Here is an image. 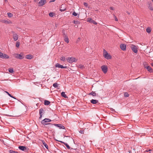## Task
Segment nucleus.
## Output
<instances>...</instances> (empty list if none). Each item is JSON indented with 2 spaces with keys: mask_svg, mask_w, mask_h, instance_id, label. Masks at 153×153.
<instances>
[{
  "mask_svg": "<svg viewBox=\"0 0 153 153\" xmlns=\"http://www.w3.org/2000/svg\"><path fill=\"white\" fill-rule=\"evenodd\" d=\"M53 15H54V13L53 12H51V13H49V16L51 17H53Z\"/></svg>",
  "mask_w": 153,
  "mask_h": 153,
  "instance_id": "nucleus-37",
  "label": "nucleus"
},
{
  "mask_svg": "<svg viewBox=\"0 0 153 153\" xmlns=\"http://www.w3.org/2000/svg\"><path fill=\"white\" fill-rule=\"evenodd\" d=\"M53 86L55 88H57L58 85L57 83H55L53 84Z\"/></svg>",
  "mask_w": 153,
  "mask_h": 153,
  "instance_id": "nucleus-31",
  "label": "nucleus"
},
{
  "mask_svg": "<svg viewBox=\"0 0 153 153\" xmlns=\"http://www.w3.org/2000/svg\"><path fill=\"white\" fill-rule=\"evenodd\" d=\"M87 21L90 23H93L94 25H97V23L95 21L91 18H88Z\"/></svg>",
  "mask_w": 153,
  "mask_h": 153,
  "instance_id": "nucleus-10",
  "label": "nucleus"
},
{
  "mask_svg": "<svg viewBox=\"0 0 153 153\" xmlns=\"http://www.w3.org/2000/svg\"><path fill=\"white\" fill-rule=\"evenodd\" d=\"M108 54V52L105 49H103V56H106Z\"/></svg>",
  "mask_w": 153,
  "mask_h": 153,
  "instance_id": "nucleus-24",
  "label": "nucleus"
},
{
  "mask_svg": "<svg viewBox=\"0 0 153 153\" xmlns=\"http://www.w3.org/2000/svg\"><path fill=\"white\" fill-rule=\"evenodd\" d=\"M102 71L105 74H106L108 71V67L106 66L103 65L101 67Z\"/></svg>",
  "mask_w": 153,
  "mask_h": 153,
  "instance_id": "nucleus-8",
  "label": "nucleus"
},
{
  "mask_svg": "<svg viewBox=\"0 0 153 153\" xmlns=\"http://www.w3.org/2000/svg\"><path fill=\"white\" fill-rule=\"evenodd\" d=\"M129 94L127 92H126L124 93V96L125 97H128L129 96Z\"/></svg>",
  "mask_w": 153,
  "mask_h": 153,
  "instance_id": "nucleus-34",
  "label": "nucleus"
},
{
  "mask_svg": "<svg viewBox=\"0 0 153 153\" xmlns=\"http://www.w3.org/2000/svg\"><path fill=\"white\" fill-rule=\"evenodd\" d=\"M79 131V132L82 134H84V131L83 130H80Z\"/></svg>",
  "mask_w": 153,
  "mask_h": 153,
  "instance_id": "nucleus-41",
  "label": "nucleus"
},
{
  "mask_svg": "<svg viewBox=\"0 0 153 153\" xmlns=\"http://www.w3.org/2000/svg\"><path fill=\"white\" fill-rule=\"evenodd\" d=\"M53 125L55 126H56L59 128L60 129H65V127L63 126L62 125V124H54Z\"/></svg>",
  "mask_w": 153,
  "mask_h": 153,
  "instance_id": "nucleus-11",
  "label": "nucleus"
},
{
  "mask_svg": "<svg viewBox=\"0 0 153 153\" xmlns=\"http://www.w3.org/2000/svg\"><path fill=\"white\" fill-rule=\"evenodd\" d=\"M65 9H60V10L61 11V12L62 11H65Z\"/></svg>",
  "mask_w": 153,
  "mask_h": 153,
  "instance_id": "nucleus-49",
  "label": "nucleus"
},
{
  "mask_svg": "<svg viewBox=\"0 0 153 153\" xmlns=\"http://www.w3.org/2000/svg\"><path fill=\"white\" fill-rule=\"evenodd\" d=\"M110 110L112 111H115L112 108H111Z\"/></svg>",
  "mask_w": 153,
  "mask_h": 153,
  "instance_id": "nucleus-46",
  "label": "nucleus"
},
{
  "mask_svg": "<svg viewBox=\"0 0 153 153\" xmlns=\"http://www.w3.org/2000/svg\"><path fill=\"white\" fill-rule=\"evenodd\" d=\"M65 41L67 43H68L69 42V39H64Z\"/></svg>",
  "mask_w": 153,
  "mask_h": 153,
  "instance_id": "nucleus-43",
  "label": "nucleus"
},
{
  "mask_svg": "<svg viewBox=\"0 0 153 153\" xmlns=\"http://www.w3.org/2000/svg\"><path fill=\"white\" fill-rule=\"evenodd\" d=\"M55 140H56V141H57L58 142H60V141H59V140H58L56 139H55Z\"/></svg>",
  "mask_w": 153,
  "mask_h": 153,
  "instance_id": "nucleus-50",
  "label": "nucleus"
},
{
  "mask_svg": "<svg viewBox=\"0 0 153 153\" xmlns=\"http://www.w3.org/2000/svg\"><path fill=\"white\" fill-rule=\"evenodd\" d=\"M9 152V153H19L17 152L14 151L12 150H10Z\"/></svg>",
  "mask_w": 153,
  "mask_h": 153,
  "instance_id": "nucleus-29",
  "label": "nucleus"
},
{
  "mask_svg": "<svg viewBox=\"0 0 153 153\" xmlns=\"http://www.w3.org/2000/svg\"><path fill=\"white\" fill-rule=\"evenodd\" d=\"M131 48L134 53H137V48L136 46L132 45H131Z\"/></svg>",
  "mask_w": 153,
  "mask_h": 153,
  "instance_id": "nucleus-9",
  "label": "nucleus"
},
{
  "mask_svg": "<svg viewBox=\"0 0 153 153\" xmlns=\"http://www.w3.org/2000/svg\"><path fill=\"white\" fill-rule=\"evenodd\" d=\"M51 125H52V126L50 125H48V126H46V127L48 128V129L50 130L51 129H52L51 127H53V125H53V124H51Z\"/></svg>",
  "mask_w": 153,
  "mask_h": 153,
  "instance_id": "nucleus-23",
  "label": "nucleus"
},
{
  "mask_svg": "<svg viewBox=\"0 0 153 153\" xmlns=\"http://www.w3.org/2000/svg\"><path fill=\"white\" fill-rule=\"evenodd\" d=\"M18 148L20 150L26 152H28L29 150V149L27 147L24 146H19L18 147Z\"/></svg>",
  "mask_w": 153,
  "mask_h": 153,
  "instance_id": "nucleus-2",
  "label": "nucleus"
},
{
  "mask_svg": "<svg viewBox=\"0 0 153 153\" xmlns=\"http://www.w3.org/2000/svg\"><path fill=\"white\" fill-rule=\"evenodd\" d=\"M147 69V70L150 73H152L153 72V70L152 68L149 66H147L145 67Z\"/></svg>",
  "mask_w": 153,
  "mask_h": 153,
  "instance_id": "nucleus-16",
  "label": "nucleus"
},
{
  "mask_svg": "<svg viewBox=\"0 0 153 153\" xmlns=\"http://www.w3.org/2000/svg\"><path fill=\"white\" fill-rule=\"evenodd\" d=\"M78 67L79 68L82 69L84 68V66L81 64L79 65Z\"/></svg>",
  "mask_w": 153,
  "mask_h": 153,
  "instance_id": "nucleus-36",
  "label": "nucleus"
},
{
  "mask_svg": "<svg viewBox=\"0 0 153 153\" xmlns=\"http://www.w3.org/2000/svg\"><path fill=\"white\" fill-rule=\"evenodd\" d=\"M61 95L62 97L65 98H68V97L65 94V93L64 92H62L61 93Z\"/></svg>",
  "mask_w": 153,
  "mask_h": 153,
  "instance_id": "nucleus-21",
  "label": "nucleus"
},
{
  "mask_svg": "<svg viewBox=\"0 0 153 153\" xmlns=\"http://www.w3.org/2000/svg\"><path fill=\"white\" fill-rule=\"evenodd\" d=\"M20 45V42L19 41H16V47L17 48L19 47Z\"/></svg>",
  "mask_w": 153,
  "mask_h": 153,
  "instance_id": "nucleus-26",
  "label": "nucleus"
},
{
  "mask_svg": "<svg viewBox=\"0 0 153 153\" xmlns=\"http://www.w3.org/2000/svg\"><path fill=\"white\" fill-rule=\"evenodd\" d=\"M57 25H56V24H55V27H57Z\"/></svg>",
  "mask_w": 153,
  "mask_h": 153,
  "instance_id": "nucleus-54",
  "label": "nucleus"
},
{
  "mask_svg": "<svg viewBox=\"0 0 153 153\" xmlns=\"http://www.w3.org/2000/svg\"><path fill=\"white\" fill-rule=\"evenodd\" d=\"M0 58L2 59H8L9 56L4 53H3L0 52Z\"/></svg>",
  "mask_w": 153,
  "mask_h": 153,
  "instance_id": "nucleus-5",
  "label": "nucleus"
},
{
  "mask_svg": "<svg viewBox=\"0 0 153 153\" xmlns=\"http://www.w3.org/2000/svg\"><path fill=\"white\" fill-rule=\"evenodd\" d=\"M43 145L47 149H48V147L47 144L45 143Z\"/></svg>",
  "mask_w": 153,
  "mask_h": 153,
  "instance_id": "nucleus-38",
  "label": "nucleus"
},
{
  "mask_svg": "<svg viewBox=\"0 0 153 153\" xmlns=\"http://www.w3.org/2000/svg\"><path fill=\"white\" fill-rule=\"evenodd\" d=\"M3 22L5 23H8V21L6 20H4L3 21Z\"/></svg>",
  "mask_w": 153,
  "mask_h": 153,
  "instance_id": "nucleus-45",
  "label": "nucleus"
},
{
  "mask_svg": "<svg viewBox=\"0 0 153 153\" xmlns=\"http://www.w3.org/2000/svg\"><path fill=\"white\" fill-rule=\"evenodd\" d=\"M120 46L122 50L123 51L126 50V45L125 44H122L120 45Z\"/></svg>",
  "mask_w": 153,
  "mask_h": 153,
  "instance_id": "nucleus-13",
  "label": "nucleus"
},
{
  "mask_svg": "<svg viewBox=\"0 0 153 153\" xmlns=\"http://www.w3.org/2000/svg\"><path fill=\"white\" fill-rule=\"evenodd\" d=\"M55 67H58L61 68H67L66 66H63L62 65H61L58 63H57L55 65Z\"/></svg>",
  "mask_w": 153,
  "mask_h": 153,
  "instance_id": "nucleus-12",
  "label": "nucleus"
},
{
  "mask_svg": "<svg viewBox=\"0 0 153 153\" xmlns=\"http://www.w3.org/2000/svg\"><path fill=\"white\" fill-rule=\"evenodd\" d=\"M91 102L93 104H96L99 102L98 100H96L92 99L90 100Z\"/></svg>",
  "mask_w": 153,
  "mask_h": 153,
  "instance_id": "nucleus-15",
  "label": "nucleus"
},
{
  "mask_svg": "<svg viewBox=\"0 0 153 153\" xmlns=\"http://www.w3.org/2000/svg\"><path fill=\"white\" fill-rule=\"evenodd\" d=\"M88 95H91L93 97H95L98 95L97 94V95L95 91H92L91 93H89Z\"/></svg>",
  "mask_w": 153,
  "mask_h": 153,
  "instance_id": "nucleus-19",
  "label": "nucleus"
},
{
  "mask_svg": "<svg viewBox=\"0 0 153 153\" xmlns=\"http://www.w3.org/2000/svg\"><path fill=\"white\" fill-rule=\"evenodd\" d=\"M104 57L107 59H111V58H112V57L111 56V55L108 53L107 54V55H106V56H105Z\"/></svg>",
  "mask_w": 153,
  "mask_h": 153,
  "instance_id": "nucleus-20",
  "label": "nucleus"
},
{
  "mask_svg": "<svg viewBox=\"0 0 153 153\" xmlns=\"http://www.w3.org/2000/svg\"><path fill=\"white\" fill-rule=\"evenodd\" d=\"M148 4L149 5L148 7L149 9L153 11V7L152 5V4L150 2H148Z\"/></svg>",
  "mask_w": 153,
  "mask_h": 153,
  "instance_id": "nucleus-17",
  "label": "nucleus"
},
{
  "mask_svg": "<svg viewBox=\"0 0 153 153\" xmlns=\"http://www.w3.org/2000/svg\"><path fill=\"white\" fill-rule=\"evenodd\" d=\"M67 61L70 63H72L74 62H76L77 60L76 58L74 57H68L67 59Z\"/></svg>",
  "mask_w": 153,
  "mask_h": 153,
  "instance_id": "nucleus-3",
  "label": "nucleus"
},
{
  "mask_svg": "<svg viewBox=\"0 0 153 153\" xmlns=\"http://www.w3.org/2000/svg\"><path fill=\"white\" fill-rule=\"evenodd\" d=\"M5 93H6L10 97H12V98H13L14 99H16V98L14 97H13V96H12V95H11L10 94H9L7 91H5Z\"/></svg>",
  "mask_w": 153,
  "mask_h": 153,
  "instance_id": "nucleus-27",
  "label": "nucleus"
},
{
  "mask_svg": "<svg viewBox=\"0 0 153 153\" xmlns=\"http://www.w3.org/2000/svg\"><path fill=\"white\" fill-rule=\"evenodd\" d=\"M109 9L110 10H114V8L113 7H110Z\"/></svg>",
  "mask_w": 153,
  "mask_h": 153,
  "instance_id": "nucleus-44",
  "label": "nucleus"
},
{
  "mask_svg": "<svg viewBox=\"0 0 153 153\" xmlns=\"http://www.w3.org/2000/svg\"><path fill=\"white\" fill-rule=\"evenodd\" d=\"M60 59L62 61H64L65 60V57H64L63 56H61L60 58Z\"/></svg>",
  "mask_w": 153,
  "mask_h": 153,
  "instance_id": "nucleus-28",
  "label": "nucleus"
},
{
  "mask_svg": "<svg viewBox=\"0 0 153 153\" xmlns=\"http://www.w3.org/2000/svg\"><path fill=\"white\" fill-rule=\"evenodd\" d=\"M18 36L16 34H14L13 36V38H18Z\"/></svg>",
  "mask_w": 153,
  "mask_h": 153,
  "instance_id": "nucleus-33",
  "label": "nucleus"
},
{
  "mask_svg": "<svg viewBox=\"0 0 153 153\" xmlns=\"http://www.w3.org/2000/svg\"><path fill=\"white\" fill-rule=\"evenodd\" d=\"M151 31V28L150 27H148L146 29V31L148 33H149Z\"/></svg>",
  "mask_w": 153,
  "mask_h": 153,
  "instance_id": "nucleus-25",
  "label": "nucleus"
},
{
  "mask_svg": "<svg viewBox=\"0 0 153 153\" xmlns=\"http://www.w3.org/2000/svg\"><path fill=\"white\" fill-rule=\"evenodd\" d=\"M83 5L86 7H87L88 6V4L86 2H84L83 3Z\"/></svg>",
  "mask_w": 153,
  "mask_h": 153,
  "instance_id": "nucleus-42",
  "label": "nucleus"
},
{
  "mask_svg": "<svg viewBox=\"0 0 153 153\" xmlns=\"http://www.w3.org/2000/svg\"><path fill=\"white\" fill-rule=\"evenodd\" d=\"M15 56L16 58L20 59H22L24 58V56L23 54H22L21 53L20 54L16 53L15 54Z\"/></svg>",
  "mask_w": 153,
  "mask_h": 153,
  "instance_id": "nucleus-4",
  "label": "nucleus"
},
{
  "mask_svg": "<svg viewBox=\"0 0 153 153\" xmlns=\"http://www.w3.org/2000/svg\"><path fill=\"white\" fill-rule=\"evenodd\" d=\"M152 1L153 2V0H152Z\"/></svg>",
  "mask_w": 153,
  "mask_h": 153,
  "instance_id": "nucleus-55",
  "label": "nucleus"
},
{
  "mask_svg": "<svg viewBox=\"0 0 153 153\" xmlns=\"http://www.w3.org/2000/svg\"><path fill=\"white\" fill-rule=\"evenodd\" d=\"M72 15L74 16H76L77 15V14L74 11L73 12Z\"/></svg>",
  "mask_w": 153,
  "mask_h": 153,
  "instance_id": "nucleus-39",
  "label": "nucleus"
},
{
  "mask_svg": "<svg viewBox=\"0 0 153 153\" xmlns=\"http://www.w3.org/2000/svg\"><path fill=\"white\" fill-rule=\"evenodd\" d=\"M34 1H36V0H34Z\"/></svg>",
  "mask_w": 153,
  "mask_h": 153,
  "instance_id": "nucleus-56",
  "label": "nucleus"
},
{
  "mask_svg": "<svg viewBox=\"0 0 153 153\" xmlns=\"http://www.w3.org/2000/svg\"><path fill=\"white\" fill-rule=\"evenodd\" d=\"M129 153H132V152H131V151H129Z\"/></svg>",
  "mask_w": 153,
  "mask_h": 153,
  "instance_id": "nucleus-53",
  "label": "nucleus"
},
{
  "mask_svg": "<svg viewBox=\"0 0 153 153\" xmlns=\"http://www.w3.org/2000/svg\"><path fill=\"white\" fill-rule=\"evenodd\" d=\"M113 16L114 17V18L115 21H118V20L116 16L114 15Z\"/></svg>",
  "mask_w": 153,
  "mask_h": 153,
  "instance_id": "nucleus-40",
  "label": "nucleus"
},
{
  "mask_svg": "<svg viewBox=\"0 0 153 153\" xmlns=\"http://www.w3.org/2000/svg\"><path fill=\"white\" fill-rule=\"evenodd\" d=\"M7 15L9 17H11L13 16V15L12 13H8Z\"/></svg>",
  "mask_w": 153,
  "mask_h": 153,
  "instance_id": "nucleus-35",
  "label": "nucleus"
},
{
  "mask_svg": "<svg viewBox=\"0 0 153 153\" xmlns=\"http://www.w3.org/2000/svg\"><path fill=\"white\" fill-rule=\"evenodd\" d=\"M56 0H51L50 1H49V2L50 3V2H54Z\"/></svg>",
  "mask_w": 153,
  "mask_h": 153,
  "instance_id": "nucleus-47",
  "label": "nucleus"
},
{
  "mask_svg": "<svg viewBox=\"0 0 153 153\" xmlns=\"http://www.w3.org/2000/svg\"><path fill=\"white\" fill-rule=\"evenodd\" d=\"M51 121V120L49 118H45L42 120L41 121V123L44 126L47 125H50L51 126V123H46L50 122Z\"/></svg>",
  "mask_w": 153,
  "mask_h": 153,
  "instance_id": "nucleus-1",
  "label": "nucleus"
},
{
  "mask_svg": "<svg viewBox=\"0 0 153 153\" xmlns=\"http://www.w3.org/2000/svg\"><path fill=\"white\" fill-rule=\"evenodd\" d=\"M50 103V102L49 101L45 100L44 101V104L45 105H49Z\"/></svg>",
  "mask_w": 153,
  "mask_h": 153,
  "instance_id": "nucleus-22",
  "label": "nucleus"
},
{
  "mask_svg": "<svg viewBox=\"0 0 153 153\" xmlns=\"http://www.w3.org/2000/svg\"><path fill=\"white\" fill-rule=\"evenodd\" d=\"M18 39H14V41H16Z\"/></svg>",
  "mask_w": 153,
  "mask_h": 153,
  "instance_id": "nucleus-51",
  "label": "nucleus"
},
{
  "mask_svg": "<svg viewBox=\"0 0 153 153\" xmlns=\"http://www.w3.org/2000/svg\"><path fill=\"white\" fill-rule=\"evenodd\" d=\"M60 142L61 143H62L63 144H64L65 146H66V147H67V148L68 149H73L72 148L71 149L70 146L67 143H65L63 141H60Z\"/></svg>",
  "mask_w": 153,
  "mask_h": 153,
  "instance_id": "nucleus-14",
  "label": "nucleus"
},
{
  "mask_svg": "<svg viewBox=\"0 0 153 153\" xmlns=\"http://www.w3.org/2000/svg\"><path fill=\"white\" fill-rule=\"evenodd\" d=\"M42 143L44 145L45 143H46L44 140L42 141Z\"/></svg>",
  "mask_w": 153,
  "mask_h": 153,
  "instance_id": "nucleus-48",
  "label": "nucleus"
},
{
  "mask_svg": "<svg viewBox=\"0 0 153 153\" xmlns=\"http://www.w3.org/2000/svg\"><path fill=\"white\" fill-rule=\"evenodd\" d=\"M8 71L10 73H13L14 72L13 68H11L9 69Z\"/></svg>",
  "mask_w": 153,
  "mask_h": 153,
  "instance_id": "nucleus-32",
  "label": "nucleus"
},
{
  "mask_svg": "<svg viewBox=\"0 0 153 153\" xmlns=\"http://www.w3.org/2000/svg\"><path fill=\"white\" fill-rule=\"evenodd\" d=\"M73 22L74 24L76 25H78L79 24V22L78 21L74 20L73 21Z\"/></svg>",
  "mask_w": 153,
  "mask_h": 153,
  "instance_id": "nucleus-30",
  "label": "nucleus"
},
{
  "mask_svg": "<svg viewBox=\"0 0 153 153\" xmlns=\"http://www.w3.org/2000/svg\"><path fill=\"white\" fill-rule=\"evenodd\" d=\"M33 56L30 55H27L25 56V58L28 59H31L33 58Z\"/></svg>",
  "mask_w": 153,
  "mask_h": 153,
  "instance_id": "nucleus-18",
  "label": "nucleus"
},
{
  "mask_svg": "<svg viewBox=\"0 0 153 153\" xmlns=\"http://www.w3.org/2000/svg\"><path fill=\"white\" fill-rule=\"evenodd\" d=\"M5 1H7V0H5Z\"/></svg>",
  "mask_w": 153,
  "mask_h": 153,
  "instance_id": "nucleus-57",
  "label": "nucleus"
},
{
  "mask_svg": "<svg viewBox=\"0 0 153 153\" xmlns=\"http://www.w3.org/2000/svg\"><path fill=\"white\" fill-rule=\"evenodd\" d=\"M45 113V109L41 108L39 110V114L40 117H39V119H41L42 117L43 114H44Z\"/></svg>",
  "mask_w": 153,
  "mask_h": 153,
  "instance_id": "nucleus-6",
  "label": "nucleus"
},
{
  "mask_svg": "<svg viewBox=\"0 0 153 153\" xmlns=\"http://www.w3.org/2000/svg\"><path fill=\"white\" fill-rule=\"evenodd\" d=\"M151 65L153 67V63H152L151 64Z\"/></svg>",
  "mask_w": 153,
  "mask_h": 153,
  "instance_id": "nucleus-52",
  "label": "nucleus"
},
{
  "mask_svg": "<svg viewBox=\"0 0 153 153\" xmlns=\"http://www.w3.org/2000/svg\"><path fill=\"white\" fill-rule=\"evenodd\" d=\"M46 3V0H41L38 3V6H42L44 5Z\"/></svg>",
  "mask_w": 153,
  "mask_h": 153,
  "instance_id": "nucleus-7",
  "label": "nucleus"
}]
</instances>
